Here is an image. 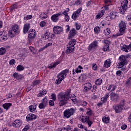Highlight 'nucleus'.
I'll use <instances>...</instances> for the list:
<instances>
[{
    "mask_svg": "<svg viewBox=\"0 0 131 131\" xmlns=\"http://www.w3.org/2000/svg\"><path fill=\"white\" fill-rule=\"evenodd\" d=\"M15 34H17L12 30L9 31V35L10 37H14V36H15Z\"/></svg>",
    "mask_w": 131,
    "mask_h": 131,
    "instance_id": "58836bf2",
    "label": "nucleus"
},
{
    "mask_svg": "<svg viewBox=\"0 0 131 131\" xmlns=\"http://www.w3.org/2000/svg\"><path fill=\"white\" fill-rule=\"evenodd\" d=\"M26 118L27 121H30V120H32V119L31 118V116H30V114L26 117Z\"/></svg>",
    "mask_w": 131,
    "mask_h": 131,
    "instance_id": "69168bd1",
    "label": "nucleus"
},
{
    "mask_svg": "<svg viewBox=\"0 0 131 131\" xmlns=\"http://www.w3.org/2000/svg\"><path fill=\"white\" fill-rule=\"evenodd\" d=\"M46 25V23L45 21H42L40 23V26L41 27H43Z\"/></svg>",
    "mask_w": 131,
    "mask_h": 131,
    "instance_id": "774afa93",
    "label": "nucleus"
},
{
    "mask_svg": "<svg viewBox=\"0 0 131 131\" xmlns=\"http://www.w3.org/2000/svg\"><path fill=\"white\" fill-rule=\"evenodd\" d=\"M111 65V60H110V59H108L104 61L103 67H105V68H108V67H110Z\"/></svg>",
    "mask_w": 131,
    "mask_h": 131,
    "instance_id": "5701e85b",
    "label": "nucleus"
},
{
    "mask_svg": "<svg viewBox=\"0 0 131 131\" xmlns=\"http://www.w3.org/2000/svg\"><path fill=\"white\" fill-rule=\"evenodd\" d=\"M47 105H48V99H47V97H45L42 100V102L39 104L38 107L39 108V109H45V108L47 107Z\"/></svg>",
    "mask_w": 131,
    "mask_h": 131,
    "instance_id": "1a4fd4ad",
    "label": "nucleus"
},
{
    "mask_svg": "<svg viewBox=\"0 0 131 131\" xmlns=\"http://www.w3.org/2000/svg\"><path fill=\"white\" fill-rule=\"evenodd\" d=\"M69 72V71L67 69L62 71L60 72L58 75H57V78H59V79L63 80L67 76V73Z\"/></svg>",
    "mask_w": 131,
    "mask_h": 131,
    "instance_id": "423d86ee",
    "label": "nucleus"
},
{
    "mask_svg": "<svg viewBox=\"0 0 131 131\" xmlns=\"http://www.w3.org/2000/svg\"><path fill=\"white\" fill-rule=\"evenodd\" d=\"M76 43V40L74 39H72L67 45L69 47H71L72 49H75L74 46Z\"/></svg>",
    "mask_w": 131,
    "mask_h": 131,
    "instance_id": "4be33fe9",
    "label": "nucleus"
},
{
    "mask_svg": "<svg viewBox=\"0 0 131 131\" xmlns=\"http://www.w3.org/2000/svg\"><path fill=\"white\" fill-rule=\"evenodd\" d=\"M122 51L123 52H125V53H128V52H130L131 51V43L128 46L124 45L123 47L121 48Z\"/></svg>",
    "mask_w": 131,
    "mask_h": 131,
    "instance_id": "6ab92c4d",
    "label": "nucleus"
},
{
    "mask_svg": "<svg viewBox=\"0 0 131 131\" xmlns=\"http://www.w3.org/2000/svg\"><path fill=\"white\" fill-rule=\"evenodd\" d=\"M117 12L116 11H112L110 13V16H107L105 18L106 20H107L108 21H111V20H113L117 17Z\"/></svg>",
    "mask_w": 131,
    "mask_h": 131,
    "instance_id": "0eeeda50",
    "label": "nucleus"
},
{
    "mask_svg": "<svg viewBox=\"0 0 131 131\" xmlns=\"http://www.w3.org/2000/svg\"><path fill=\"white\" fill-rule=\"evenodd\" d=\"M124 102H125V101L124 99L121 100L120 102V104H118V105L122 107L123 108V107H124V105L125 104V103H124Z\"/></svg>",
    "mask_w": 131,
    "mask_h": 131,
    "instance_id": "49530a36",
    "label": "nucleus"
},
{
    "mask_svg": "<svg viewBox=\"0 0 131 131\" xmlns=\"http://www.w3.org/2000/svg\"><path fill=\"white\" fill-rule=\"evenodd\" d=\"M74 51V48H72L71 46H69L67 45V50L66 51V53L67 54H70V53H73Z\"/></svg>",
    "mask_w": 131,
    "mask_h": 131,
    "instance_id": "b1692460",
    "label": "nucleus"
},
{
    "mask_svg": "<svg viewBox=\"0 0 131 131\" xmlns=\"http://www.w3.org/2000/svg\"><path fill=\"white\" fill-rule=\"evenodd\" d=\"M119 33L118 35H123L125 33V29L126 28V23L123 20H121L119 25Z\"/></svg>",
    "mask_w": 131,
    "mask_h": 131,
    "instance_id": "f03ea898",
    "label": "nucleus"
},
{
    "mask_svg": "<svg viewBox=\"0 0 131 131\" xmlns=\"http://www.w3.org/2000/svg\"><path fill=\"white\" fill-rule=\"evenodd\" d=\"M22 125V121L20 120H16L12 124L13 127H20V126Z\"/></svg>",
    "mask_w": 131,
    "mask_h": 131,
    "instance_id": "f3484780",
    "label": "nucleus"
},
{
    "mask_svg": "<svg viewBox=\"0 0 131 131\" xmlns=\"http://www.w3.org/2000/svg\"><path fill=\"white\" fill-rule=\"evenodd\" d=\"M128 4V0H124L121 3V7L122 9L120 10V14H124L125 13V10H126V8H127V4Z\"/></svg>",
    "mask_w": 131,
    "mask_h": 131,
    "instance_id": "39448f33",
    "label": "nucleus"
},
{
    "mask_svg": "<svg viewBox=\"0 0 131 131\" xmlns=\"http://www.w3.org/2000/svg\"><path fill=\"white\" fill-rule=\"evenodd\" d=\"M103 43H104V46L103 48V51L106 52L109 50V43H110V41L108 40H105L103 41Z\"/></svg>",
    "mask_w": 131,
    "mask_h": 131,
    "instance_id": "dca6fc26",
    "label": "nucleus"
},
{
    "mask_svg": "<svg viewBox=\"0 0 131 131\" xmlns=\"http://www.w3.org/2000/svg\"><path fill=\"white\" fill-rule=\"evenodd\" d=\"M47 92L46 90H43L42 91H39V94L37 95V97H42L45 95H47Z\"/></svg>",
    "mask_w": 131,
    "mask_h": 131,
    "instance_id": "7c9ffc66",
    "label": "nucleus"
},
{
    "mask_svg": "<svg viewBox=\"0 0 131 131\" xmlns=\"http://www.w3.org/2000/svg\"><path fill=\"white\" fill-rule=\"evenodd\" d=\"M6 51L7 50H6V48L4 47L0 48V55L3 56V55H5V54H6Z\"/></svg>",
    "mask_w": 131,
    "mask_h": 131,
    "instance_id": "2f4dec72",
    "label": "nucleus"
},
{
    "mask_svg": "<svg viewBox=\"0 0 131 131\" xmlns=\"http://www.w3.org/2000/svg\"><path fill=\"white\" fill-rule=\"evenodd\" d=\"M120 60V62H119V68H122L125 65L127 64V59H125V56L124 55H121L119 58Z\"/></svg>",
    "mask_w": 131,
    "mask_h": 131,
    "instance_id": "20e7f679",
    "label": "nucleus"
},
{
    "mask_svg": "<svg viewBox=\"0 0 131 131\" xmlns=\"http://www.w3.org/2000/svg\"><path fill=\"white\" fill-rule=\"evenodd\" d=\"M76 33H77V32H76V30H75V29H72L70 31V33L69 34L68 39H70V38H72V37H74Z\"/></svg>",
    "mask_w": 131,
    "mask_h": 131,
    "instance_id": "a211bd4d",
    "label": "nucleus"
},
{
    "mask_svg": "<svg viewBox=\"0 0 131 131\" xmlns=\"http://www.w3.org/2000/svg\"><path fill=\"white\" fill-rule=\"evenodd\" d=\"M54 100H50L49 101V104L50 106H51V107H53V106H54V105L55 104V102H54Z\"/></svg>",
    "mask_w": 131,
    "mask_h": 131,
    "instance_id": "603ef678",
    "label": "nucleus"
},
{
    "mask_svg": "<svg viewBox=\"0 0 131 131\" xmlns=\"http://www.w3.org/2000/svg\"><path fill=\"white\" fill-rule=\"evenodd\" d=\"M109 119L110 118L108 117H104L103 118H102V121L104 123H108Z\"/></svg>",
    "mask_w": 131,
    "mask_h": 131,
    "instance_id": "a19ab883",
    "label": "nucleus"
},
{
    "mask_svg": "<svg viewBox=\"0 0 131 131\" xmlns=\"http://www.w3.org/2000/svg\"><path fill=\"white\" fill-rule=\"evenodd\" d=\"M80 104L82 106H86L88 105V102H86L85 101H81L80 102Z\"/></svg>",
    "mask_w": 131,
    "mask_h": 131,
    "instance_id": "052dcab7",
    "label": "nucleus"
},
{
    "mask_svg": "<svg viewBox=\"0 0 131 131\" xmlns=\"http://www.w3.org/2000/svg\"><path fill=\"white\" fill-rule=\"evenodd\" d=\"M62 79H60L59 78H58L57 79H56V81H55V83L56 84H60V82H62Z\"/></svg>",
    "mask_w": 131,
    "mask_h": 131,
    "instance_id": "6e6d98bb",
    "label": "nucleus"
},
{
    "mask_svg": "<svg viewBox=\"0 0 131 131\" xmlns=\"http://www.w3.org/2000/svg\"><path fill=\"white\" fill-rule=\"evenodd\" d=\"M16 69L17 71H23V70H24V67L21 65H18L16 67Z\"/></svg>",
    "mask_w": 131,
    "mask_h": 131,
    "instance_id": "c03bdc74",
    "label": "nucleus"
},
{
    "mask_svg": "<svg viewBox=\"0 0 131 131\" xmlns=\"http://www.w3.org/2000/svg\"><path fill=\"white\" fill-rule=\"evenodd\" d=\"M110 33H111V31H110V29L107 28L104 30V34H105V35H109Z\"/></svg>",
    "mask_w": 131,
    "mask_h": 131,
    "instance_id": "4c0bfd02",
    "label": "nucleus"
},
{
    "mask_svg": "<svg viewBox=\"0 0 131 131\" xmlns=\"http://www.w3.org/2000/svg\"><path fill=\"white\" fill-rule=\"evenodd\" d=\"M30 116H31L32 120H33V119H36V116L35 115L33 114H30Z\"/></svg>",
    "mask_w": 131,
    "mask_h": 131,
    "instance_id": "e2e57ef3",
    "label": "nucleus"
},
{
    "mask_svg": "<svg viewBox=\"0 0 131 131\" xmlns=\"http://www.w3.org/2000/svg\"><path fill=\"white\" fill-rule=\"evenodd\" d=\"M126 19L127 21H130V22L129 23V24L130 26H131V14L127 15L126 17Z\"/></svg>",
    "mask_w": 131,
    "mask_h": 131,
    "instance_id": "8fccbe9b",
    "label": "nucleus"
},
{
    "mask_svg": "<svg viewBox=\"0 0 131 131\" xmlns=\"http://www.w3.org/2000/svg\"><path fill=\"white\" fill-rule=\"evenodd\" d=\"M28 36L29 37V40L34 39L36 36L35 30L34 29L30 30L28 33Z\"/></svg>",
    "mask_w": 131,
    "mask_h": 131,
    "instance_id": "6e6552de",
    "label": "nucleus"
},
{
    "mask_svg": "<svg viewBox=\"0 0 131 131\" xmlns=\"http://www.w3.org/2000/svg\"><path fill=\"white\" fill-rule=\"evenodd\" d=\"M80 79H81V80L80 81L81 82L85 80V79H86V75H85V74H82L80 76Z\"/></svg>",
    "mask_w": 131,
    "mask_h": 131,
    "instance_id": "79ce46f5",
    "label": "nucleus"
},
{
    "mask_svg": "<svg viewBox=\"0 0 131 131\" xmlns=\"http://www.w3.org/2000/svg\"><path fill=\"white\" fill-rule=\"evenodd\" d=\"M104 16V11L101 10V12L96 16L97 19H100L101 17Z\"/></svg>",
    "mask_w": 131,
    "mask_h": 131,
    "instance_id": "f704fd0d",
    "label": "nucleus"
},
{
    "mask_svg": "<svg viewBox=\"0 0 131 131\" xmlns=\"http://www.w3.org/2000/svg\"><path fill=\"white\" fill-rule=\"evenodd\" d=\"M32 18V15H27L26 16H25L24 20H27L31 19Z\"/></svg>",
    "mask_w": 131,
    "mask_h": 131,
    "instance_id": "5fc2aeb1",
    "label": "nucleus"
},
{
    "mask_svg": "<svg viewBox=\"0 0 131 131\" xmlns=\"http://www.w3.org/2000/svg\"><path fill=\"white\" fill-rule=\"evenodd\" d=\"M70 99L73 102H77V99H76V96H75V95H73L71 97H70Z\"/></svg>",
    "mask_w": 131,
    "mask_h": 131,
    "instance_id": "a18cd8bd",
    "label": "nucleus"
},
{
    "mask_svg": "<svg viewBox=\"0 0 131 131\" xmlns=\"http://www.w3.org/2000/svg\"><path fill=\"white\" fill-rule=\"evenodd\" d=\"M84 89L85 91H90V90L92 89V84L90 83H86L84 86Z\"/></svg>",
    "mask_w": 131,
    "mask_h": 131,
    "instance_id": "cd10ccee",
    "label": "nucleus"
},
{
    "mask_svg": "<svg viewBox=\"0 0 131 131\" xmlns=\"http://www.w3.org/2000/svg\"><path fill=\"white\" fill-rule=\"evenodd\" d=\"M60 61H56L54 62L53 64L52 63L50 66L48 67V68L50 69H52L54 68V67H56L57 65H58V64H60Z\"/></svg>",
    "mask_w": 131,
    "mask_h": 131,
    "instance_id": "c756f323",
    "label": "nucleus"
},
{
    "mask_svg": "<svg viewBox=\"0 0 131 131\" xmlns=\"http://www.w3.org/2000/svg\"><path fill=\"white\" fill-rule=\"evenodd\" d=\"M99 42L97 40L94 41L92 43H91L88 47L89 51H92V50H96L97 49V47H98V44Z\"/></svg>",
    "mask_w": 131,
    "mask_h": 131,
    "instance_id": "9d476101",
    "label": "nucleus"
},
{
    "mask_svg": "<svg viewBox=\"0 0 131 131\" xmlns=\"http://www.w3.org/2000/svg\"><path fill=\"white\" fill-rule=\"evenodd\" d=\"M11 106H12V103H6L3 105V108L7 111H8V109H10Z\"/></svg>",
    "mask_w": 131,
    "mask_h": 131,
    "instance_id": "bb28decb",
    "label": "nucleus"
},
{
    "mask_svg": "<svg viewBox=\"0 0 131 131\" xmlns=\"http://www.w3.org/2000/svg\"><path fill=\"white\" fill-rule=\"evenodd\" d=\"M89 118H90V117L88 116H85L82 117L81 118V121L83 123H85V122L88 121V120Z\"/></svg>",
    "mask_w": 131,
    "mask_h": 131,
    "instance_id": "473e14b6",
    "label": "nucleus"
},
{
    "mask_svg": "<svg viewBox=\"0 0 131 131\" xmlns=\"http://www.w3.org/2000/svg\"><path fill=\"white\" fill-rule=\"evenodd\" d=\"M30 28V24L27 23L24 25V29H23V32L24 33H27V32L28 30H29Z\"/></svg>",
    "mask_w": 131,
    "mask_h": 131,
    "instance_id": "412c9836",
    "label": "nucleus"
},
{
    "mask_svg": "<svg viewBox=\"0 0 131 131\" xmlns=\"http://www.w3.org/2000/svg\"><path fill=\"white\" fill-rule=\"evenodd\" d=\"M30 112H33V111H35L36 110V105H30L29 106Z\"/></svg>",
    "mask_w": 131,
    "mask_h": 131,
    "instance_id": "e433bc0d",
    "label": "nucleus"
},
{
    "mask_svg": "<svg viewBox=\"0 0 131 131\" xmlns=\"http://www.w3.org/2000/svg\"><path fill=\"white\" fill-rule=\"evenodd\" d=\"M100 30H101V29L99 27H96L94 28V32H95V33H99L100 32Z\"/></svg>",
    "mask_w": 131,
    "mask_h": 131,
    "instance_id": "3c124183",
    "label": "nucleus"
},
{
    "mask_svg": "<svg viewBox=\"0 0 131 131\" xmlns=\"http://www.w3.org/2000/svg\"><path fill=\"white\" fill-rule=\"evenodd\" d=\"M85 123L88 125L89 127H91L92 126V124H93V121H92V120H91L89 118L88 119Z\"/></svg>",
    "mask_w": 131,
    "mask_h": 131,
    "instance_id": "ea45409f",
    "label": "nucleus"
},
{
    "mask_svg": "<svg viewBox=\"0 0 131 131\" xmlns=\"http://www.w3.org/2000/svg\"><path fill=\"white\" fill-rule=\"evenodd\" d=\"M48 16H49V10L42 12L39 15V18L41 19V20H45V19L48 18Z\"/></svg>",
    "mask_w": 131,
    "mask_h": 131,
    "instance_id": "4468645a",
    "label": "nucleus"
},
{
    "mask_svg": "<svg viewBox=\"0 0 131 131\" xmlns=\"http://www.w3.org/2000/svg\"><path fill=\"white\" fill-rule=\"evenodd\" d=\"M82 10V8H80L76 12L73 13V15H72V18L73 19V20H75L76 19H77V17L79 16V14H80V12H81Z\"/></svg>",
    "mask_w": 131,
    "mask_h": 131,
    "instance_id": "9b49d317",
    "label": "nucleus"
},
{
    "mask_svg": "<svg viewBox=\"0 0 131 131\" xmlns=\"http://www.w3.org/2000/svg\"><path fill=\"white\" fill-rule=\"evenodd\" d=\"M40 82V81L39 80H35L33 82L32 86L34 88L35 85H37V84H39Z\"/></svg>",
    "mask_w": 131,
    "mask_h": 131,
    "instance_id": "de8ad7c7",
    "label": "nucleus"
},
{
    "mask_svg": "<svg viewBox=\"0 0 131 131\" xmlns=\"http://www.w3.org/2000/svg\"><path fill=\"white\" fill-rule=\"evenodd\" d=\"M81 69H82V67L81 66H79L78 68L76 69L75 72L77 73H79L81 72Z\"/></svg>",
    "mask_w": 131,
    "mask_h": 131,
    "instance_id": "37998d69",
    "label": "nucleus"
},
{
    "mask_svg": "<svg viewBox=\"0 0 131 131\" xmlns=\"http://www.w3.org/2000/svg\"><path fill=\"white\" fill-rule=\"evenodd\" d=\"M66 130H67V131H73V128L72 127L70 126H68L66 127Z\"/></svg>",
    "mask_w": 131,
    "mask_h": 131,
    "instance_id": "680f3d73",
    "label": "nucleus"
},
{
    "mask_svg": "<svg viewBox=\"0 0 131 131\" xmlns=\"http://www.w3.org/2000/svg\"><path fill=\"white\" fill-rule=\"evenodd\" d=\"M58 14H60V16L62 15H64V16H67L68 15V13H67L65 10L63 12H58Z\"/></svg>",
    "mask_w": 131,
    "mask_h": 131,
    "instance_id": "4d7b16f0",
    "label": "nucleus"
},
{
    "mask_svg": "<svg viewBox=\"0 0 131 131\" xmlns=\"http://www.w3.org/2000/svg\"><path fill=\"white\" fill-rule=\"evenodd\" d=\"M71 93V89H68L64 93L63 92L59 93L57 95V99L59 101L58 105L59 107L64 106L65 104H67V101L69 100L70 93Z\"/></svg>",
    "mask_w": 131,
    "mask_h": 131,
    "instance_id": "f257e3e1",
    "label": "nucleus"
},
{
    "mask_svg": "<svg viewBox=\"0 0 131 131\" xmlns=\"http://www.w3.org/2000/svg\"><path fill=\"white\" fill-rule=\"evenodd\" d=\"M126 84L129 86L131 85V76L126 81Z\"/></svg>",
    "mask_w": 131,
    "mask_h": 131,
    "instance_id": "09e8293b",
    "label": "nucleus"
},
{
    "mask_svg": "<svg viewBox=\"0 0 131 131\" xmlns=\"http://www.w3.org/2000/svg\"><path fill=\"white\" fill-rule=\"evenodd\" d=\"M95 82V84L97 85H100V84H102V82H103V80H102V79H97Z\"/></svg>",
    "mask_w": 131,
    "mask_h": 131,
    "instance_id": "c9c22d12",
    "label": "nucleus"
},
{
    "mask_svg": "<svg viewBox=\"0 0 131 131\" xmlns=\"http://www.w3.org/2000/svg\"><path fill=\"white\" fill-rule=\"evenodd\" d=\"M7 39H8V37H7V36H5L3 34L0 35L1 41H6V40H7Z\"/></svg>",
    "mask_w": 131,
    "mask_h": 131,
    "instance_id": "72a5a7b5",
    "label": "nucleus"
},
{
    "mask_svg": "<svg viewBox=\"0 0 131 131\" xmlns=\"http://www.w3.org/2000/svg\"><path fill=\"white\" fill-rule=\"evenodd\" d=\"M75 113V109L73 108L66 110L63 112V116L64 118H70L72 115Z\"/></svg>",
    "mask_w": 131,
    "mask_h": 131,
    "instance_id": "7ed1b4c3",
    "label": "nucleus"
},
{
    "mask_svg": "<svg viewBox=\"0 0 131 131\" xmlns=\"http://www.w3.org/2000/svg\"><path fill=\"white\" fill-rule=\"evenodd\" d=\"M80 4H81V1H80V0H76L75 3V5H76L77 6H79Z\"/></svg>",
    "mask_w": 131,
    "mask_h": 131,
    "instance_id": "338daca9",
    "label": "nucleus"
},
{
    "mask_svg": "<svg viewBox=\"0 0 131 131\" xmlns=\"http://www.w3.org/2000/svg\"><path fill=\"white\" fill-rule=\"evenodd\" d=\"M116 74L117 76H121V75H122V72L120 70L117 71L116 72Z\"/></svg>",
    "mask_w": 131,
    "mask_h": 131,
    "instance_id": "864d4df0",
    "label": "nucleus"
},
{
    "mask_svg": "<svg viewBox=\"0 0 131 131\" xmlns=\"http://www.w3.org/2000/svg\"><path fill=\"white\" fill-rule=\"evenodd\" d=\"M49 35H50V33H49V32L46 33L44 34L45 38H46V39H48V38H49V37H50V36Z\"/></svg>",
    "mask_w": 131,
    "mask_h": 131,
    "instance_id": "0e129e2a",
    "label": "nucleus"
},
{
    "mask_svg": "<svg viewBox=\"0 0 131 131\" xmlns=\"http://www.w3.org/2000/svg\"><path fill=\"white\" fill-rule=\"evenodd\" d=\"M51 99H52L53 101H56V100H57V98L56 97V94H52Z\"/></svg>",
    "mask_w": 131,
    "mask_h": 131,
    "instance_id": "bf43d9fd",
    "label": "nucleus"
},
{
    "mask_svg": "<svg viewBox=\"0 0 131 131\" xmlns=\"http://www.w3.org/2000/svg\"><path fill=\"white\" fill-rule=\"evenodd\" d=\"M113 108L115 111L116 113H120V112L123 110V108H122L121 106H120V105L118 104L116 106H114Z\"/></svg>",
    "mask_w": 131,
    "mask_h": 131,
    "instance_id": "aec40b11",
    "label": "nucleus"
},
{
    "mask_svg": "<svg viewBox=\"0 0 131 131\" xmlns=\"http://www.w3.org/2000/svg\"><path fill=\"white\" fill-rule=\"evenodd\" d=\"M61 16L60 14H59V13L53 14L51 16V20L53 22H58L59 21V16Z\"/></svg>",
    "mask_w": 131,
    "mask_h": 131,
    "instance_id": "2eb2a0df",
    "label": "nucleus"
},
{
    "mask_svg": "<svg viewBox=\"0 0 131 131\" xmlns=\"http://www.w3.org/2000/svg\"><path fill=\"white\" fill-rule=\"evenodd\" d=\"M12 30L16 34H19V32H20V31H19V27L16 25L13 26Z\"/></svg>",
    "mask_w": 131,
    "mask_h": 131,
    "instance_id": "393cba45",
    "label": "nucleus"
},
{
    "mask_svg": "<svg viewBox=\"0 0 131 131\" xmlns=\"http://www.w3.org/2000/svg\"><path fill=\"white\" fill-rule=\"evenodd\" d=\"M119 99V96L115 93H112L111 95V100L113 102H117Z\"/></svg>",
    "mask_w": 131,
    "mask_h": 131,
    "instance_id": "ddd939ff",
    "label": "nucleus"
},
{
    "mask_svg": "<svg viewBox=\"0 0 131 131\" xmlns=\"http://www.w3.org/2000/svg\"><path fill=\"white\" fill-rule=\"evenodd\" d=\"M92 69L93 70H95V71L98 69V67H97V64L96 63H93Z\"/></svg>",
    "mask_w": 131,
    "mask_h": 131,
    "instance_id": "13d9d810",
    "label": "nucleus"
},
{
    "mask_svg": "<svg viewBox=\"0 0 131 131\" xmlns=\"http://www.w3.org/2000/svg\"><path fill=\"white\" fill-rule=\"evenodd\" d=\"M62 31H63V28L61 27L56 26L53 28V32L56 34H60Z\"/></svg>",
    "mask_w": 131,
    "mask_h": 131,
    "instance_id": "f8f14e48",
    "label": "nucleus"
},
{
    "mask_svg": "<svg viewBox=\"0 0 131 131\" xmlns=\"http://www.w3.org/2000/svg\"><path fill=\"white\" fill-rule=\"evenodd\" d=\"M108 98H109V93H107L103 97L101 98V102H102L103 104L106 103Z\"/></svg>",
    "mask_w": 131,
    "mask_h": 131,
    "instance_id": "a878e982",
    "label": "nucleus"
},
{
    "mask_svg": "<svg viewBox=\"0 0 131 131\" xmlns=\"http://www.w3.org/2000/svg\"><path fill=\"white\" fill-rule=\"evenodd\" d=\"M13 77L16 78L17 80L21 79L23 76L19 74L18 73H15L13 74Z\"/></svg>",
    "mask_w": 131,
    "mask_h": 131,
    "instance_id": "c85d7f7f",
    "label": "nucleus"
}]
</instances>
